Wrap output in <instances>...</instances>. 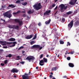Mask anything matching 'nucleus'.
Returning <instances> with one entry per match:
<instances>
[{
    "mask_svg": "<svg viewBox=\"0 0 79 79\" xmlns=\"http://www.w3.org/2000/svg\"><path fill=\"white\" fill-rule=\"evenodd\" d=\"M68 15H67V14H64V17H68Z\"/></svg>",
    "mask_w": 79,
    "mask_h": 79,
    "instance_id": "obj_39",
    "label": "nucleus"
},
{
    "mask_svg": "<svg viewBox=\"0 0 79 79\" xmlns=\"http://www.w3.org/2000/svg\"><path fill=\"white\" fill-rule=\"evenodd\" d=\"M38 26H41V23H39L38 24Z\"/></svg>",
    "mask_w": 79,
    "mask_h": 79,
    "instance_id": "obj_56",
    "label": "nucleus"
},
{
    "mask_svg": "<svg viewBox=\"0 0 79 79\" xmlns=\"http://www.w3.org/2000/svg\"><path fill=\"white\" fill-rule=\"evenodd\" d=\"M56 68L57 67L56 66L55 67H53L52 69V71H56Z\"/></svg>",
    "mask_w": 79,
    "mask_h": 79,
    "instance_id": "obj_23",
    "label": "nucleus"
},
{
    "mask_svg": "<svg viewBox=\"0 0 79 79\" xmlns=\"http://www.w3.org/2000/svg\"><path fill=\"white\" fill-rule=\"evenodd\" d=\"M2 8H5V6H2Z\"/></svg>",
    "mask_w": 79,
    "mask_h": 79,
    "instance_id": "obj_61",
    "label": "nucleus"
},
{
    "mask_svg": "<svg viewBox=\"0 0 79 79\" xmlns=\"http://www.w3.org/2000/svg\"><path fill=\"white\" fill-rule=\"evenodd\" d=\"M14 28L16 29V30H18L19 29V26L18 25H14Z\"/></svg>",
    "mask_w": 79,
    "mask_h": 79,
    "instance_id": "obj_18",
    "label": "nucleus"
},
{
    "mask_svg": "<svg viewBox=\"0 0 79 79\" xmlns=\"http://www.w3.org/2000/svg\"><path fill=\"white\" fill-rule=\"evenodd\" d=\"M14 26L13 25H9V27L10 29H14Z\"/></svg>",
    "mask_w": 79,
    "mask_h": 79,
    "instance_id": "obj_26",
    "label": "nucleus"
},
{
    "mask_svg": "<svg viewBox=\"0 0 79 79\" xmlns=\"http://www.w3.org/2000/svg\"><path fill=\"white\" fill-rule=\"evenodd\" d=\"M19 25L20 26H21L22 24H23V21H19Z\"/></svg>",
    "mask_w": 79,
    "mask_h": 79,
    "instance_id": "obj_29",
    "label": "nucleus"
},
{
    "mask_svg": "<svg viewBox=\"0 0 79 79\" xmlns=\"http://www.w3.org/2000/svg\"><path fill=\"white\" fill-rule=\"evenodd\" d=\"M72 13H73V11H70L69 12H68L66 13V14L68 15H71V14H72Z\"/></svg>",
    "mask_w": 79,
    "mask_h": 79,
    "instance_id": "obj_25",
    "label": "nucleus"
},
{
    "mask_svg": "<svg viewBox=\"0 0 79 79\" xmlns=\"http://www.w3.org/2000/svg\"><path fill=\"white\" fill-rule=\"evenodd\" d=\"M65 21V19H64V18H62V22H64V21Z\"/></svg>",
    "mask_w": 79,
    "mask_h": 79,
    "instance_id": "obj_43",
    "label": "nucleus"
},
{
    "mask_svg": "<svg viewBox=\"0 0 79 79\" xmlns=\"http://www.w3.org/2000/svg\"><path fill=\"white\" fill-rule=\"evenodd\" d=\"M67 59L68 60H71V57H67Z\"/></svg>",
    "mask_w": 79,
    "mask_h": 79,
    "instance_id": "obj_41",
    "label": "nucleus"
},
{
    "mask_svg": "<svg viewBox=\"0 0 79 79\" xmlns=\"http://www.w3.org/2000/svg\"><path fill=\"white\" fill-rule=\"evenodd\" d=\"M32 36L33 35H30L29 36H27L26 37V39H31L32 37Z\"/></svg>",
    "mask_w": 79,
    "mask_h": 79,
    "instance_id": "obj_17",
    "label": "nucleus"
},
{
    "mask_svg": "<svg viewBox=\"0 0 79 79\" xmlns=\"http://www.w3.org/2000/svg\"><path fill=\"white\" fill-rule=\"evenodd\" d=\"M40 47V45H35L31 47V48H39Z\"/></svg>",
    "mask_w": 79,
    "mask_h": 79,
    "instance_id": "obj_12",
    "label": "nucleus"
},
{
    "mask_svg": "<svg viewBox=\"0 0 79 79\" xmlns=\"http://www.w3.org/2000/svg\"><path fill=\"white\" fill-rule=\"evenodd\" d=\"M39 48H40L39 49L40 50H41V49H42V47H40Z\"/></svg>",
    "mask_w": 79,
    "mask_h": 79,
    "instance_id": "obj_58",
    "label": "nucleus"
},
{
    "mask_svg": "<svg viewBox=\"0 0 79 79\" xmlns=\"http://www.w3.org/2000/svg\"><path fill=\"white\" fill-rule=\"evenodd\" d=\"M5 64H4L3 63H1V66H4Z\"/></svg>",
    "mask_w": 79,
    "mask_h": 79,
    "instance_id": "obj_50",
    "label": "nucleus"
},
{
    "mask_svg": "<svg viewBox=\"0 0 79 79\" xmlns=\"http://www.w3.org/2000/svg\"><path fill=\"white\" fill-rule=\"evenodd\" d=\"M74 52H70V54H71V55H73V54H74Z\"/></svg>",
    "mask_w": 79,
    "mask_h": 79,
    "instance_id": "obj_44",
    "label": "nucleus"
},
{
    "mask_svg": "<svg viewBox=\"0 0 79 79\" xmlns=\"http://www.w3.org/2000/svg\"><path fill=\"white\" fill-rule=\"evenodd\" d=\"M38 68H39L38 67H36V69H38Z\"/></svg>",
    "mask_w": 79,
    "mask_h": 79,
    "instance_id": "obj_62",
    "label": "nucleus"
},
{
    "mask_svg": "<svg viewBox=\"0 0 79 79\" xmlns=\"http://www.w3.org/2000/svg\"><path fill=\"white\" fill-rule=\"evenodd\" d=\"M3 15L4 17H6L7 18H10L12 16L10 12L9 11H8L4 13L3 14Z\"/></svg>",
    "mask_w": 79,
    "mask_h": 79,
    "instance_id": "obj_4",
    "label": "nucleus"
},
{
    "mask_svg": "<svg viewBox=\"0 0 79 79\" xmlns=\"http://www.w3.org/2000/svg\"><path fill=\"white\" fill-rule=\"evenodd\" d=\"M20 63H21V64H24V62L22 61V62H20Z\"/></svg>",
    "mask_w": 79,
    "mask_h": 79,
    "instance_id": "obj_52",
    "label": "nucleus"
},
{
    "mask_svg": "<svg viewBox=\"0 0 79 79\" xmlns=\"http://www.w3.org/2000/svg\"><path fill=\"white\" fill-rule=\"evenodd\" d=\"M50 12H51V10H50L46 11L44 13V15L48 16V15H49V13H50Z\"/></svg>",
    "mask_w": 79,
    "mask_h": 79,
    "instance_id": "obj_8",
    "label": "nucleus"
},
{
    "mask_svg": "<svg viewBox=\"0 0 79 79\" xmlns=\"http://www.w3.org/2000/svg\"><path fill=\"white\" fill-rule=\"evenodd\" d=\"M28 14H31V13H32V12H31V11L30 10L27 12Z\"/></svg>",
    "mask_w": 79,
    "mask_h": 79,
    "instance_id": "obj_34",
    "label": "nucleus"
},
{
    "mask_svg": "<svg viewBox=\"0 0 79 79\" xmlns=\"http://www.w3.org/2000/svg\"><path fill=\"white\" fill-rule=\"evenodd\" d=\"M23 48L24 47L23 46H21L18 49V50H21V49H22V48Z\"/></svg>",
    "mask_w": 79,
    "mask_h": 79,
    "instance_id": "obj_36",
    "label": "nucleus"
},
{
    "mask_svg": "<svg viewBox=\"0 0 79 79\" xmlns=\"http://www.w3.org/2000/svg\"><path fill=\"white\" fill-rule=\"evenodd\" d=\"M20 2H21V1H20V0H18L16 1L15 3H19H19H20Z\"/></svg>",
    "mask_w": 79,
    "mask_h": 79,
    "instance_id": "obj_32",
    "label": "nucleus"
},
{
    "mask_svg": "<svg viewBox=\"0 0 79 79\" xmlns=\"http://www.w3.org/2000/svg\"><path fill=\"white\" fill-rule=\"evenodd\" d=\"M27 4V2H25L24 3H22V5H26Z\"/></svg>",
    "mask_w": 79,
    "mask_h": 79,
    "instance_id": "obj_33",
    "label": "nucleus"
},
{
    "mask_svg": "<svg viewBox=\"0 0 79 79\" xmlns=\"http://www.w3.org/2000/svg\"><path fill=\"white\" fill-rule=\"evenodd\" d=\"M17 58H19V56H17Z\"/></svg>",
    "mask_w": 79,
    "mask_h": 79,
    "instance_id": "obj_64",
    "label": "nucleus"
},
{
    "mask_svg": "<svg viewBox=\"0 0 79 79\" xmlns=\"http://www.w3.org/2000/svg\"><path fill=\"white\" fill-rule=\"evenodd\" d=\"M44 34L43 35V37H45V36H46V33H44Z\"/></svg>",
    "mask_w": 79,
    "mask_h": 79,
    "instance_id": "obj_42",
    "label": "nucleus"
},
{
    "mask_svg": "<svg viewBox=\"0 0 79 79\" xmlns=\"http://www.w3.org/2000/svg\"><path fill=\"white\" fill-rule=\"evenodd\" d=\"M21 13H26V12L25 11H23Z\"/></svg>",
    "mask_w": 79,
    "mask_h": 79,
    "instance_id": "obj_57",
    "label": "nucleus"
},
{
    "mask_svg": "<svg viewBox=\"0 0 79 79\" xmlns=\"http://www.w3.org/2000/svg\"><path fill=\"white\" fill-rule=\"evenodd\" d=\"M8 6L9 7H11L12 8H15V6L13 5V4L9 5Z\"/></svg>",
    "mask_w": 79,
    "mask_h": 79,
    "instance_id": "obj_24",
    "label": "nucleus"
},
{
    "mask_svg": "<svg viewBox=\"0 0 79 79\" xmlns=\"http://www.w3.org/2000/svg\"><path fill=\"white\" fill-rule=\"evenodd\" d=\"M10 41H11V42H13V41H15L16 40L15 38H11L9 39Z\"/></svg>",
    "mask_w": 79,
    "mask_h": 79,
    "instance_id": "obj_21",
    "label": "nucleus"
},
{
    "mask_svg": "<svg viewBox=\"0 0 79 79\" xmlns=\"http://www.w3.org/2000/svg\"><path fill=\"white\" fill-rule=\"evenodd\" d=\"M69 65L70 67L71 68H73L74 66V65L72 63H70L69 64Z\"/></svg>",
    "mask_w": 79,
    "mask_h": 79,
    "instance_id": "obj_16",
    "label": "nucleus"
},
{
    "mask_svg": "<svg viewBox=\"0 0 79 79\" xmlns=\"http://www.w3.org/2000/svg\"><path fill=\"white\" fill-rule=\"evenodd\" d=\"M60 44H64V42L62 41H60Z\"/></svg>",
    "mask_w": 79,
    "mask_h": 79,
    "instance_id": "obj_35",
    "label": "nucleus"
},
{
    "mask_svg": "<svg viewBox=\"0 0 79 79\" xmlns=\"http://www.w3.org/2000/svg\"><path fill=\"white\" fill-rule=\"evenodd\" d=\"M23 16L24 18H25V17H26V15L25 14H23Z\"/></svg>",
    "mask_w": 79,
    "mask_h": 79,
    "instance_id": "obj_48",
    "label": "nucleus"
},
{
    "mask_svg": "<svg viewBox=\"0 0 79 79\" xmlns=\"http://www.w3.org/2000/svg\"><path fill=\"white\" fill-rule=\"evenodd\" d=\"M69 45V46H70L71 45V43H69V42H67V47Z\"/></svg>",
    "mask_w": 79,
    "mask_h": 79,
    "instance_id": "obj_38",
    "label": "nucleus"
},
{
    "mask_svg": "<svg viewBox=\"0 0 79 79\" xmlns=\"http://www.w3.org/2000/svg\"><path fill=\"white\" fill-rule=\"evenodd\" d=\"M21 12V11L19 10L18 11H17L16 12H14L12 13L13 15H18V14H19V13H20Z\"/></svg>",
    "mask_w": 79,
    "mask_h": 79,
    "instance_id": "obj_15",
    "label": "nucleus"
},
{
    "mask_svg": "<svg viewBox=\"0 0 79 79\" xmlns=\"http://www.w3.org/2000/svg\"><path fill=\"white\" fill-rule=\"evenodd\" d=\"M36 38H37V34H35L34 37L32 39V40H35Z\"/></svg>",
    "mask_w": 79,
    "mask_h": 79,
    "instance_id": "obj_30",
    "label": "nucleus"
},
{
    "mask_svg": "<svg viewBox=\"0 0 79 79\" xmlns=\"http://www.w3.org/2000/svg\"><path fill=\"white\" fill-rule=\"evenodd\" d=\"M20 21L18 19H15V21L16 23H19Z\"/></svg>",
    "mask_w": 79,
    "mask_h": 79,
    "instance_id": "obj_31",
    "label": "nucleus"
},
{
    "mask_svg": "<svg viewBox=\"0 0 79 79\" xmlns=\"http://www.w3.org/2000/svg\"><path fill=\"white\" fill-rule=\"evenodd\" d=\"M25 60L29 61V62H30L31 61H34L35 60V57L32 56H28L25 59Z\"/></svg>",
    "mask_w": 79,
    "mask_h": 79,
    "instance_id": "obj_5",
    "label": "nucleus"
},
{
    "mask_svg": "<svg viewBox=\"0 0 79 79\" xmlns=\"http://www.w3.org/2000/svg\"><path fill=\"white\" fill-rule=\"evenodd\" d=\"M49 77L50 78H52V77H53V76L52 75H50L49 76Z\"/></svg>",
    "mask_w": 79,
    "mask_h": 79,
    "instance_id": "obj_51",
    "label": "nucleus"
},
{
    "mask_svg": "<svg viewBox=\"0 0 79 79\" xmlns=\"http://www.w3.org/2000/svg\"><path fill=\"white\" fill-rule=\"evenodd\" d=\"M77 1V0H72V2H74L75 3H76Z\"/></svg>",
    "mask_w": 79,
    "mask_h": 79,
    "instance_id": "obj_40",
    "label": "nucleus"
},
{
    "mask_svg": "<svg viewBox=\"0 0 79 79\" xmlns=\"http://www.w3.org/2000/svg\"><path fill=\"white\" fill-rule=\"evenodd\" d=\"M13 44L10 46V47H15L16 45L15 44H17V43L16 42H7L6 43L7 45H10V44Z\"/></svg>",
    "mask_w": 79,
    "mask_h": 79,
    "instance_id": "obj_6",
    "label": "nucleus"
},
{
    "mask_svg": "<svg viewBox=\"0 0 79 79\" xmlns=\"http://www.w3.org/2000/svg\"><path fill=\"white\" fill-rule=\"evenodd\" d=\"M35 41H32L30 42V44L31 45H33L34 44H35Z\"/></svg>",
    "mask_w": 79,
    "mask_h": 79,
    "instance_id": "obj_28",
    "label": "nucleus"
},
{
    "mask_svg": "<svg viewBox=\"0 0 79 79\" xmlns=\"http://www.w3.org/2000/svg\"><path fill=\"white\" fill-rule=\"evenodd\" d=\"M25 52V51H22V53L23 54V53H24Z\"/></svg>",
    "mask_w": 79,
    "mask_h": 79,
    "instance_id": "obj_59",
    "label": "nucleus"
},
{
    "mask_svg": "<svg viewBox=\"0 0 79 79\" xmlns=\"http://www.w3.org/2000/svg\"><path fill=\"white\" fill-rule=\"evenodd\" d=\"M73 2V1H70L69 2V4L70 5H74V4H75V3H75V2Z\"/></svg>",
    "mask_w": 79,
    "mask_h": 79,
    "instance_id": "obj_19",
    "label": "nucleus"
},
{
    "mask_svg": "<svg viewBox=\"0 0 79 79\" xmlns=\"http://www.w3.org/2000/svg\"><path fill=\"white\" fill-rule=\"evenodd\" d=\"M42 6H41V3L40 2L38 4H36L33 6L34 9L36 11H38L39 10L41 9Z\"/></svg>",
    "mask_w": 79,
    "mask_h": 79,
    "instance_id": "obj_1",
    "label": "nucleus"
},
{
    "mask_svg": "<svg viewBox=\"0 0 79 79\" xmlns=\"http://www.w3.org/2000/svg\"><path fill=\"white\" fill-rule=\"evenodd\" d=\"M12 56V55L11 54H9L8 55L6 56V58L7 57H9V58H11Z\"/></svg>",
    "mask_w": 79,
    "mask_h": 79,
    "instance_id": "obj_22",
    "label": "nucleus"
},
{
    "mask_svg": "<svg viewBox=\"0 0 79 79\" xmlns=\"http://www.w3.org/2000/svg\"><path fill=\"white\" fill-rule=\"evenodd\" d=\"M55 5H56L55 4H52V7H55Z\"/></svg>",
    "mask_w": 79,
    "mask_h": 79,
    "instance_id": "obj_49",
    "label": "nucleus"
},
{
    "mask_svg": "<svg viewBox=\"0 0 79 79\" xmlns=\"http://www.w3.org/2000/svg\"><path fill=\"white\" fill-rule=\"evenodd\" d=\"M43 61L45 63H47V58H45V57L43 58Z\"/></svg>",
    "mask_w": 79,
    "mask_h": 79,
    "instance_id": "obj_27",
    "label": "nucleus"
},
{
    "mask_svg": "<svg viewBox=\"0 0 79 79\" xmlns=\"http://www.w3.org/2000/svg\"><path fill=\"white\" fill-rule=\"evenodd\" d=\"M8 63V60H6L4 61V64H7Z\"/></svg>",
    "mask_w": 79,
    "mask_h": 79,
    "instance_id": "obj_37",
    "label": "nucleus"
},
{
    "mask_svg": "<svg viewBox=\"0 0 79 79\" xmlns=\"http://www.w3.org/2000/svg\"><path fill=\"white\" fill-rule=\"evenodd\" d=\"M7 42H7L6 41H0V44L2 45L3 46L6 45V43Z\"/></svg>",
    "mask_w": 79,
    "mask_h": 79,
    "instance_id": "obj_9",
    "label": "nucleus"
},
{
    "mask_svg": "<svg viewBox=\"0 0 79 79\" xmlns=\"http://www.w3.org/2000/svg\"><path fill=\"white\" fill-rule=\"evenodd\" d=\"M63 77V78H66L67 77V76H64Z\"/></svg>",
    "mask_w": 79,
    "mask_h": 79,
    "instance_id": "obj_53",
    "label": "nucleus"
},
{
    "mask_svg": "<svg viewBox=\"0 0 79 79\" xmlns=\"http://www.w3.org/2000/svg\"><path fill=\"white\" fill-rule=\"evenodd\" d=\"M58 8V6H56V7L54 8V10H56Z\"/></svg>",
    "mask_w": 79,
    "mask_h": 79,
    "instance_id": "obj_54",
    "label": "nucleus"
},
{
    "mask_svg": "<svg viewBox=\"0 0 79 79\" xmlns=\"http://www.w3.org/2000/svg\"><path fill=\"white\" fill-rule=\"evenodd\" d=\"M43 54H41L40 56V58H42L43 57Z\"/></svg>",
    "mask_w": 79,
    "mask_h": 79,
    "instance_id": "obj_47",
    "label": "nucleus"
},
{
    "mask_svg": "<svg viewBox=\"0 0 79 79\" xmlns=\"http://www.w3.org/2000/svg\"><path fill=\"white\" fill-rule=\"evenodd\" d=\"M58 37H56L54 39L53 43L54 45H56L57 44V42H58Z\"/></svg>",
    "mask_w": 79,
    "mask_h": 79,
    "instance_id": "obj_10",
    "label": "nucleus"
},
{
    "mask_svg": "<svg viewBox=\"0 0 79 79\" xmlns=\"http://www.w3.org/2000/svg\"><path fill=\"white\" fill-rule=\"evenodd\" d=\"M13 77H15V78H16V75L14 76Z\"/></svg>",
    "mask_w": 79,
    "mask_h": 79,
    "instance_id": "obj_60",
    "label": "nucleus"
},
{
    "mask_svg": "<svg viewBox=\"0 0 79 79\" xmlns=\"http://www.w3.org/2000/svg\"><path fill=\"white\" fill-rule=\"evenodd\" d=\"M44 63V61L43 60H41L40 61V63H39V64L40 66H43V65H44V64H42Z\"/></svg>",
    "mask_w": 79,
    "mask_h": 79,
    "instance_id": "obj_13",
    "label": "nucleus"
},
{
    "mask_svg": "<svg viewBox=\"0 0 79 79\" xmlns=\"http://www.w3.org/2000/svg\"><path fill=\"white\" fill-rule=\"evenodd\" d=\"M32 75V73H31V72H29V73H25L24 75H22L23 79H29V77H31V76H29L28 75Z\"/></svg>",
    "mask_w": 79,
    "mask_h": 79,
    "instance_id": "obj_2",
    "label": "nucleus"
},
{
    "mask_svg": "<svg viewBox=\"0 0 79 79\" xmlns=\"http://www.w3.org/2000/svg\"><path fill=\"white\" fill-rule=\"evenodd\" d=\"M73 23H74V21L73 20H72L70 23L68 24V27H69L68 28H69V29H71L72 27L73 26Z\"/></svg>",
    "mask_w": 79,
    "mask_h": 79,
    "instance_id": "obj_7",
    "label": "nucleus"
},
{
    "mask_svg": "<svg viewBox=\"0 0 79 79\" xmlns=\"http://www.w3.org/2000/svg\"><path fill=\"white\" fill-rule=\"evenodd\" d=\"M3 48H7L8 46H4L3 47Z\"/></svg>",
    "mask_w": 79,
    "mask_h": 79,
    "instance_id": "obj_46",
    "label": "nucleus"
},
{
    "mask_svg": "<svg viewBox=\"0 0 79 79\" xmlns=\"http://www.w3.org/2000/svg\"><path fill=\"white\" fill-rule=\"evenodd\" d=\"M11 71L12 73H16L18 72V70L14 68L12 70H11Z\"/></svg>",
    "mask_w": 79,
    "mask_h": 79,
    "instance_id": "obj_11",
    "label": "nucleus"
},
{
    "mask_svg": "<svg viewBox=\"0 0 79 79\" xmlns=\"http://www.w3.org/2000/svg\"><path fill=\"white\" fill-rule=\"evenodd\" d=\"M51 21V19H49L48 21H46L45 22V23L46 24H49Z\"/></svg>",
    "mask_w": 79,
    "mask_h": 79,
    "instance_id": "obj_20",
    "label": "nucleus"
},
{
    "mask_svg": "<svg viewBox=\"0 0 79 79\" xmlns=\"http://www.w3.org/2000/svg\"><path fill=\"white\" fill-rule=\"evenodd\" d=\"M59 7H60V8L61 12H63L64 11V10H63V9H64V10H66V9H67V8L68 7V6H64V5L63 4H61L59 6Z\"/></svg>",
    "mask_w": 79,
    "mask_h": 79,
    "instance_id": "obj_3",
    "label": "nucleus"
},
{
    "mask_svg": "<svg viewBox=\"0 0 79 79\" xmlns=\"http://www.w3.org/2000/svg\"><path fill=\"white\" fill-rule=\"evenodd\" d=\"M57 1H58V0H54L55 2H57Z\"/></svg>",
    "mask_w": 79,
    "mask_h": 79,
    "instance_id": "obj_63",
    "label": "nucleus"
},
{
    "mask_svg": "<svg viewBox=\"0 0 79 79\" xmlns=\"http://www.w3.org/2000/svg\"><path fill=\"white\" fill-rule=\"evenodd\" d=\"M1 21H3V22H4H4H5V20H3V19H2V18L1 19Z\"/></svg>",
    "mask_w": 79,
    "mask_h": 79,
    "instance_id": "obj_45",
    "label": "nucleus"
},
{
    "mask_svg": "<svg viewBox=\"0 0 79 79\" xmlns=\"http://www.w3.org/2000/svg\"><path fill=\"white\" fill-rule=\"evenodd\" d=\"M74 26H78L79 25V20H77L74 23Z\"/></svg>",
    "mask_w": 79,
    "mask_h": 79,
    "instance_id": "obj_14",
    "label": "nucleus"
},
{
    "mask_svg": "<svg viewBox=\"0 0 79 79\" xmlns=\"http://www.w3.org/2000/svg\"><path fill=\"white\" fill-rule=\"evenodd\" d=\"M55 49L54 48H51V50H53Z\"/></svg>",
    "mask_w": 79,
    "mask_h": 79,
    "instance_id": "obj_55",
    "label": "nucleus"
}]
</instances>
